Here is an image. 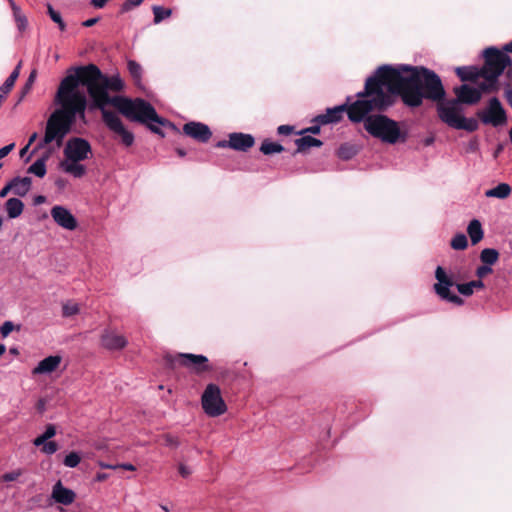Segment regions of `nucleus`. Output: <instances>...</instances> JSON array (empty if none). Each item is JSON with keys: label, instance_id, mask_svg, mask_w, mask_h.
<instances>
[{"label": "nucleus", "instance_id": "nucleus-1", "mask_svg": "<svg viewBox=\"0 0 512 512\" xmlns=\"http://www.w3.org/2000/svg\"><path fill=\"white\" fill-rule=\"evenodd\" d=\"M440 77L423 66L382 65L368 77L360 99L351 107L350 118L360 121L370 111L382 112L400 96L408 107H419L423 99L440 103L445 97Z\"/></svg>", "mask_w": 512, "mask_h": 512}, {"label": "nucleus", "instance_id": "nucleus-2", "mask_svg": "<svg viewBox=\"0 0 512 512\" xmlns=\"http://www.w3.org/2000/svg\"><path fill=\"white\" fill-rule=\"evenodd\" d=\"M90 64L80 66L73 70V73L67 74L58 87L55 95V103L60 107L55 109L48 117L44 135L36 144L35 149L40 150L46 147L50 149H59L70 133L76 118H84L87 106L86 95L79 90V86H85V77L89 74L87 71Z\"/></svg>", "mask_w": 512, "mask_h": 512}, {"label": "nucleus", "instance_id": "nucleus-3", "mask_svg": "<svg viewBox=\"0 0 512 512\" xmlns=\"http://www.w3.org/2000/svg\"><path fill=\"white\" fill-rule=\"evenodd\" d=\"M89 74L85 77L87 92L92 100V107L101 110L102 119L105 125L111 130L120 141L127 147L134 142V135L123 125L120 117L112 111L106 109V106H114L112 100L115 96H110L109 92H119L123 89L124 83L121 77L116 74L107 76L94 64H90L87 71Z\"/></svg>", "mask_w": 512, "mask_h": 512}, {"label": "nucleus", "instance_id": "nucleus-4", "mask_svg": "<svg viewBox=\"0 0 512 512\" xmlns=\"http://www.w3.org/2000/svg\"><path fill=\"white\" fill-rule=\"evenodd\" d=\"M485 64L482 68L484 81L477 87L469 84H462L454 88L457 101L462 104L477 103L484 92H492L498 89L497 80L507 66L511 64V59L505 53L500 52L495 47H488L483 51Z\"/></svg>", "mask_w": 512, "mask_h": 512}, {"label": "nucleus", "instance_id": "nucleus-5", "mask_svg": "<svg viewBox=\"0 0 512 512\" xmlns=\"http://www.w3.org/2000/svg\"><path fill=\"white\" fill-rule=\"evenodd\" d=\"M112 102H114V107L126 118L146 125L151 132L162 137L164 133L161 130V126L170 125L168 120L158 116L150 103L141 98L129 99L115 96Z\"/></svg>", "mask_w": 512, "mask_h": 512}, {"label": "nucleus", "instance_id": "nucleus-6", "mask_svg": "<svg viewBox=\"0 0 512 512\" xmlns=\"http://www.w3.org/2000/svg\"><path fill=\"white\" fill-rule=\"evenodd\" d=\"M368 114L369 112L361 121H364V127L369 134L388 144L406 141L407 134L401 131L396 121L385 115L368 116Z\"/></svg>", "mask_w": 512, "mask_h": 512}, {"label": "nucleus", "instance_id": "nucleus-7", "mask_svg": "<svg viewBox=\"0 0 512 512\" xmlns=\"http://www.w3.org/2000/svg\"><path fill=\"white\" fill-rule=\"evenodd\" d=\"M437 113L440 120L451 128L468 132H473L478 128L477 120L464 117L463 107L457 100H442L437 104Z\"/></svg>", "mask_w": 512, "mask_h": 512}, {"label": "nucleus", "instance_id": "nucleus-8", "mask_svg": "<svg viewBox=\"0 0 512 512\" xmlns=\"http://www.w3.org/2000/svg\"><path fill=\"white\" fill-rule=\"evenodd\" d=\"M201 405L204 412L210 417L220 416L227 410L219 386L213 383L206 386L201 397Z\"/></svg>", "mask_w": 512, "mask_h": 512}, {"label": "nucleus", "instance_id": "nucleus-9", "mask_svg": "<svg viewBox=\"0 0 512 512\" xmlns=\"http://www.w3.org/2000/svg\"><path fill=\"white\" fill-rule=\"evenodd\" d=\"M435 278L437 282L434 284V291L442 300L458 306L464 303L461 297L451 292L450 288L454 286V281L441 266L436 268Z\"/></svg>", "mask_w": 512, "mask_h": 512}, {"label": "nucleus", "instance_id": "nucleus-10", "mask_svg": "<svg viewBox=\"0 0 512 512\" xmlns=\"http://www.w3.org/2000/svg\"><path fill=\"white\" fill-rule=\"evenodd\" d=\"M478 115L484 124H490L494 127L500 126L506 122V112L501 102L496 97L491 98L487 107L479 112Z\"/></svg>", "mask_w": 512, "mask_h": 512}, {"label": "nucleus", "instance_id": "nucleus-11", "mask_svg": "<svg viewBox=\"0 0 512 512\" xmlns=\"http://www.w3.org/2000/svg\"><path fill=\"white\" fill-rule=\"evenodd\" d=\"M173 363L182 365L197 374L211 370L208 358L200 354L181 353L174 358Z\"/></svg>", "mask_w": 512, "mask_h": 512}, {"label": "nucleus", "instance_id": "nucleus-12", "mask_svg": "<svg viewBox=\"0 0 512 512\" xmlns=\"http://www.w3.org/2000/svg\"><path fill=\"white\" fill-rule=\"evenodd\" d=\"M63 153L65 158L81 162L89 157L91 146L87 140L74 137L67 141Z\"/></svg>", "mask_w": 512, "mask_h": 512}, {"label": "nucleus", "instance_id": "nucleus-13", "mask_svg": "<svg viewBox=\"0 0 512 512\" xmlns=\"http://www.w3.org/2000/svg\"><path fill=\"white\" fill-rule=\"evenodd\" d=\"M357 96H359V93L357 94ZM359 99H360V97H358V99L355 102L351 103L350 105L345 103V104H342V105H339V106H335V107H332V108H327L326 112L324 114H320V115L316 116L313 119V122H316V123H319V124H322V125L329 124V123H337V122H339L342 119V116H343L344 112H347L348 118L352 122H355L354 120H352L350 118V114L349 113H350L351 107Z\"/></svg>", "mask_w": 512, "mask_h": 512}, {"label": "nucleus", "instance_id": "nucleus-14", "mask_svg": "<svg viewBox=\"0 0 512 512\" xmlns=\"http://www.w3.org/2000/svg\"><path fill=\"white\" fill-rule=\"evenodd\" d=\"M51 217L54 220V222L63 229L72 231L77 228V219L64 206L56 205L52 207Z\"/></svg>", "mask_w": 512, "mask_h": 512}, {"label": "nucleus", "instance_id": "nucleus-15", "mask_svg": "<svg viewBox=\"0 0 512 512\" xmlns=\"http://www.w3.org/2000/svg\"><path fill=\"white\" fill-rule=\"evenodd\" d=\"M183 132L185 135L201 143L208 142L212 136V132L206 124L194 121L184 124Z\"/></svg>", "mask_w": 512, "mask_h": 512}, {"label": "nucleus", "instance_id": "nucleus-16", "mask_svg": "<svg viewBox=\"0 0 512 512\" xmlns=\"http://www.w3.org/2000/svg\"><path fill=\"white\" fill-rule=\"evenodd\" d=\"M51 498L58 504L68 506L74 502L76 494L73 490L63 486L61 481H58L52 488Z\"/></svg>", "mask_w": 512, "mask_h": 512}, {"label": "nucleus", "instance_id": "nucleus-17", "mask_svg": "<svg viewBox=\"0 0 512 512\" xmlns=\"http://www.w3.org/2000/svg\"><path fill=\"white\" fill-rule=\"evenodd\" d=\"M231 149L246 152L255 144V139L251 134L234 132L230 133Z\"/></svg>", "mask_w": 512, "mask_h": 512}, {"label": "nucleus", "instance_id": "nucleus-18", "mask_svg": "<svg viewBox=\"0 0 512 512\" xmlns=\"http://www.w3.org/2000/svg\"><path fill=\"white\" fill-rule=\"evenodd\" d=\"M102 345L109 350H120L127 344V340L123 335L112 331H106L101 337Z\"/></svg>", "mask_w": 512, "mask_h": 512}, {"label": "nucleus", "instance_id": "nucleus-19", "mask_svg": "<svg viewBox=\"0 0 512 512\" xmlns=\"http://www.w3.org/2000/svg\"><path fill=\"white\" fill-rule=\"evenodd\" d=\"M62 361L61 356L51 355L41 360L33 369V374L42 375L54 372Z\"/></svg>", "mask_w": 512, "mask_h": 512}, {"label": "nucleus", "instance_id": "nucleus-20", "mask_svg": "<svg viewBox=\"0 0 512 512\" xmlns=\"http://www.w3.org/2000/svg\"><path fill=\"white\" fill-rule=\"evenodd\" d=\"M60 168L75 178H80L86 173V168L84 165L80 164V161L71 160L64 158L60 162Z\"/></svg>", "mask_w": 512, "mask_h": 512}, {"label": "nucleus", "instance_id": "nucleus-21", "mask_svg": "<svg viewBox=\"0 0 512 512\" xmlns=\"http://www.w3.org/2000/svg\"><path fill=\"white\" fill-rule=\"evenodd\" d=\"M12 192L17 196H25L31 188V178L29 177H15L11 181Z\"/></svg>", "mask_w": 512, "mask_h": 512}, {"label": "nucleus", "instance_id": "nucleus-22", "mask_svg": "<svg viewBox=\"0 0 512 512\" xmlns=\"http://www.w3.org/2000/svg\"><path fill=\"white\" fill-rule=\"evenodd\" d=\"M24 210V203L18 198H9L5 202V211L9 218L19 217Z\"/></svg>", "mask_w": 512, "mask_h": 512}, {"label": "nucleus", "instance_id": "nucleus-23", "mask_svg": "<svg viewBox=\"0 0 512 512\" xmlns=\"http://www.w3.org/2000/svg\"><path fill=\"white\" fill-rule=\"evenodd\" d=\"M455 71L462 81L476 80L479 76L483 77L482 69L478 70L472 66L457 67Z\"/></svg>", "mask_w": 512, "mask_h": 512}, {"label": "nucleus", "instance_id": "nucleus-24", "mask_svg": "<svg viewBox=\"0 0 512 512\" xmlns=\"http://www.w3.org/2000/svg\"><path fill=\"white\" fill-rule=\"evenodd\" d=\"M511 194V187L507 183H500L494 188L485 191L488 198L506 199Z\"/></svg>", "mask_w": 512, "mask_h": 512}, {"label": "nucleus", "instance_id": "nucleus-25", "mask_svg": "<svg viewBox=\"0 0 512 512\" xmlns=\"http://www.w3.org/2000/svg\"><path fill=\"white\" fill-rule=\"evenodd\" d=\"M467 233L471 239L472 244H477L483 238V229L479 220H472L467 227Z\"/></svg>", "mask_w": 512, "mask_h": 512}, {"label": "nucleus", "instance_id": "nucleus-26", "mask_svg": "<svg viewBox=\"0 0 512 512\" xmlns=\"http://www.w3.org/2000/svg\"><path fill=\"white\" fill-rule=\"evenodd\" d=\"M295 144L297 146V152L300 153L311 147H320L322 142L312 136H302L295 140Z\"/></svg>", "mask_w": 512, "mask_h": 512}, {"label": "nucleus", "instance_id": "nucleus-27", "mask_svg": "<svg viewBox=\"0 0 512 512\" xmlns=\"http://www.w3.org/2000/svg\"><path fill=\"white\" fill-rule=\"evenodd\" d=\"M456 287L460 294L470 296L473 294L474 289H483L484 283L482 280H474L468 283L457 284Z\"/></svg>", "mask_w": 512, "mask_h": 512}, {"label": "nucleus", "instance_id": "nucleus-28", "mask_svg": "<svg viewBox=\"0 0 512 512\" xmlns=\"http://www.w3.org/2000/svg\"><path fill=\"white\" fill-rule=\"evenodd\" d=\"M8 1L13 10L14 19H15L18 29L20 31L25 30L28 25L26 16L21 12L20 8L15 4V2L13 0H8Z\"/></svg>", "mask_w": 512, "mask_h": 512}, {"label": "nucleus", "instance_id": "nucleus-29", "mask_svg": "<svg viewBox=\"0 0 512 512\" xmlns=\"http://www.w3.org/2000/svg\"><path fill=\"white\" fill-rule=\"evenodd\" d=\"M127 69L137 85H140L142 80L143 69L142 66L135 60H128Z\"/></svg>", "mask_w": 512, "mask_h": 512}, {"label": "nucleus", "instance_id": "nucleus-30", "mask_svg": "<svg viewBox=\"0 0 512 512\" xmlns=\"http://www.w3.org/2000/svg\"><path fill=\"white\" fill-rule=\"evenodd\" d=\"M260 151L265 155H271L275 153H281L284 151V147L276 142H272L268 139L264 140L260 146Z\"/></svg>", "mask_w": 512, "mask_h": 512}, {"label": "nucleus", "instance_id": "nucleus-31", "mask_svg": "<svg viewBox=\"0 0 512 512\" xmlns=\"http://www.w3.org/2000/svg\"><path fill=\"white\" fill-rule=\"evenodd\" d=\"M498 258H499V253L497 250H495L493 248L483 249L480 253V259L483 262V264H486L489 266L496 263Z\"/></svg>", "mask_w": 512, "mask_h": 512}, {"label": "nucleus", "instance_id": "nucleus-32", "mask_svg": "<svg viewBox=\"0 0 512 512\" xmlns=\"http://www.w3.org/2000/svg\"><path fill=\"white\" fill-rule=\"evenodd\" d=\"M55 435H56V428H55V426L52 425V424H49V425H47L44 433L39 435L38 437H36L33 440V444L35 446L39 447L40 445H42V443H44L45 441L51 439Z\"/></svg>", "mask_w": 512, "mask_h": 512}, {"label": "nucleus", "instance_id": "nucleus-33", "mask_svg": "<svg viewBox=\"0 0 512 512\" xmlns=\"http://www.w3.org/2000/svg\"><path fill=\"white\" fill-rule=\"evenodd\" d=\"M29 173H32L38 177H44L46 174L45 158L36 160L28 169Z\"/></svg>", "mask_w": 512, "mask_h": 512}, {"label": "nucleus", "instance_id": "nucleus-34", "mask_svg": "<svg viewBox=\"0 0 512 512\" xmlns=\"http://www.w3.org/2000/svg\"><path fill=\"white\" fill-rule=\"evenodd\" d=\"M153 14H154V23L159 24L164 19L168 18L172 14L171 9H165L161 6H154L153 8Z\"/></svg>", "mask_w": 512, "mask_h": 512}, {"label": "nucleus", "instance_id": "nucleus-35", "mask_svg": "<svg viewBox=\"0 0 512 512\" xmlns=\"http://www.w3.org/2000/svg\"><path fill=\"white\" fill-rule=\"evenodd\" d=\"M468 245L467 237L463 233L455 235L451 240V247L454 250H464Z\"/></svg>", "mask_w": 512, "mask_h": 512}, {"label": "nucleus", "instance_id": "nucleus-36", "mask_svg": "<svg viewBox=\"0 0 512 512\" xmlns=\"http://www.w3.org/2000/svg\"><path fill=\"white\" fill-rule=\"evenodd\" d=\"M79 312V305L73 301H68L62 306V314L64 317H71Z\"/></svg>", "mask_w": 512, "mask_h": 512}, {"label": "nucleus", "instance_id": "nucleus-37", "mask_svg": "<svg viewBox=\"0 0 512 512\" xmlns=\"http://www.w3.org/2000/svg\"><path fill=\"white\" fill-rule=\"evenodd\" d=\"M80 461H81V458L77 452H70L69 454H67L65 456V458L63 460V464L66 467L74 468V467L78 466Z\"/></svg>", "mask_w": 512, "mask_h": 512}, {"label": "nucleus", "instance_id": "nucleus-38", "mask_svg": "<svg viewBox=\"0 0 512 512\" xmlns=\"http://www.w3.org/2000/svg\"><path fill=\"white\" fill-rule=\"evenodd\" d=\"M47 9H48V14H49L50 18H51L55 23H57V24H58L59 29H60L61 31H64V30H65V28H66V25H65L64 21L62 20V17H61V15H60V13H59V12H57V11H55L51 5H48V6H47Z\"/></svg>", "mask_w": 512, "mask_h": 512}, {"label": "nucleus", "instance_id": "nucleus-39", "mask_svg": "<svg viewBox=\"0 0 512 512\" xmlns=\"http://www.w3.org/2000/svg\"><path fill=\"white\" fill-rule=\"evenodd\" d=\"M41 451L46 455H52L58 450V445L55 441H45L40 445Z\"/></svg>", "mask_w": 512, "mask_h": 512}, {"label": "nucleus", "instance_id": "nucleus-40", "mask_svg": "<svg viewBox=\"0 0 512 512\" xmlns=\"http://www.w3.org/2000/svg\"><path fill=\"white\" fill-rule=\"evenodd\" d=\"M36 75H37L36 70H33V71L30 73V75H29V77H28V79H27V81H26V83H25V85H24V87H23L22 95H21L20 100H22V99H23V97H24V96H25V95H26V94L31 90V88H32V86H33V84H34V82H35Z\"/></svg>", "mask_w": 512, "mask_h": 512}, {"label": "nucleus", "instance_id": "nucleus-41", "mask_svg": "<svg viewBox=\"0 0 512 512\" xmlns=\"http://www.w3.org/2000/svg\"><path fill=\"white\" fill-rule=\"evenodd\" d=\"M354 153L353 148L348 145H342L338 151L339 157L345 160L350 159Z\"/></svg>", "mask_w": 512, "mask_h": 512}, {"label": "nucleus", "instance_id": "nucleus-42", "mask_svg": "<svg viewBox=\"0 0 512 512\" xmlns=\"http://www.w3.org/2000/svg\"><path fill=\"white\" fill-rule=\"evenodd\" d=\"M491 272H492L491 266L483 264L477 268L476 275L479 278V280H481L482 278H484L486 275L490 274Z\"/></svg>", "mask_w": 512, "mask_h": 512}, {"label": "nucleus", "instance_id": "nucleus-43", "mask_svg": "<svg viewBox=\"0 0 512 512\" xmlns=\"http://www.w3.org/2000/svg\"><path fill=\"white\" fill-rule=\"evenodd\" d=\"M14 329V325L10 321H5L0 327V333L2 337H7Z\"/></svg>", "mask_w": 512, "mask_h": 512}, {"label": "nucleus", "instance_id": "nucleus-44", "mask_svg": "<svg viewBox=\"0 0 512 512\" xmlns=\"http://www.w3.org/2000/svg\"><path fill=\"white\" fill-rule=\"evenodd\" d=\"M13 86H14V84L5 80V82L0 87V101H2L6 97V95L11 91Z\"/></svg>", "mask_w": 512, "mask_h": 512}, {"label": "nucleus", "instance_id": "nucleus-45", "mask_svg": "<svg viewBox=\"0 0 512 512\" xmlns=\"http://www.w3.org/2000/svg\"><path fill=\"white\" fill-rule=\"evenodd\" d=\"M178 472L183 478H187L192 474V468L187 466L185 463L180 462L178 464Z\"/></svg>", "mask_w": 512, "mask_h": 512}, {"label": "nucleus", "instance_id": "nucleus-46", "mask_svg": "<svg viewBox=\"0 0 512 512\" xmlns=\"http://www.w3.org/2000/svg\"><path fill=\"white\" fill-rule=\"evenodd\" d=\"M22 474L21 470H15L3 475V480L6 482L15 481Z\"/></svg>", "mask_w": 512, "mask_h": 512}, {"label": "nucleus", "instance_id": "nucleus-47", "mask_svg": "<svg viewBox=\"0 0 512 512\" xmlns=\"http://www.w3.org/2000/svg\"><path fill=\"white\" fill-rule=\"evenodd\" d=\"M20 67H21V64L19 63L6 80L12 84H15V82L20 74Z\"/></svg>", "mask_w": 512, "mask_h": 512}, {"label": "nucleus", "instance_id": "nucleus-48", "mask_svg": "<svg viewBox=\"0 0 512 512\" xmlns=\"http://www.w3.org/2000/svg\"><path fill=\"white\" fill-rule=\"evenodd\" d=\"M292 131H293V127L289 126V125H280L277 128V132L280 135H289L292 133Z\"/></svg>", "mask_w": 512, "mask_h": 512}, {"label": "nucleus", "instance_id": "nucleus-49", "mask_svg": "<svg viewBox=\"0 0 512 512\" xmlns=\"http://www.w3.org/2000/svg\"><path fill=\"white\" fill-rule=\"evenodd\" d=\"M15 147L14 143L6 145L0 149V159L6 157Z\"/></svg>", "mask_w": 512, "mask_h": 512}, {"label": "nucleus", "instance_id": "nucleus-50", "mask_svg": "<svg viewBox=\"0 0 512 512\" xmlns=\"http://www.w3.org/2000/svg\"><path fill=\"white\" fill-rule=\"evenodd\" d=\"M144 0H126L124 3V9L129 10L132 7L139 6Z\"/></svg>", "mask_w": 512, "mask_h": 512}, {"label": "nucleus", "instance_id": "nucleus-51", "mask_svg": "<svg viewBox=\"0 0 512 512\" xmlns=\"http://www.w3.org/2000/svg\"><path fill=\"white\" fill-rule=\"evenodd\" d=\"M320 125L321 124L318 123L317 125H313L311 127H308L302 133L308 132V133H311V134H314V135L319 134L320 131H321Z\"/></svg>", "mask_w": 512, "mask_h": 512}, {"label": "nucleus", "instance_id": "nucleus-52", "mask_svg": "<svg viewBox=\"0 0 512 512\" xmlns=\"http://www.w3.org/2000/svg\"><path fill=\"white\" fill-rule=\"evenodd\" d=\"M12 191L11 183L9 182L0 190V197L4 198L8 195V193Z\"/></svg>", "mask_w": 512, "mask_h": 512}, {"label": "nucleus", "instance_id": "nucleus-53", "mask_svg": "<svg viewBox=\"0 0 512 512\" xmlns=\"http://www.w3.org/2000/svg\"><path fill=\"white\" fill-rule=\"evenodd\" d=\"M165 442L168 446H173V447H177L178 446V441L176 438L172 437V436H166L165 438Z\"/></svg>", "mask_w": 512, "mask_h": 512}, {"label": "nucleus", "instance_id": "nucleus-54", "mask_svg": "<svg viewBox=\"0 0 512 512\" xmlns=\"http://www.w3.org/2000/svg\"><path fill=\"white\" fill-rule=\"evenodd\" d=\"M108 0H91V4L95 8H103Z\"/></svg>", "mask_w": 512, "mask_h": 512}, {"label": "nucleus", "instance_id": "nucleus-55", "mask_svg": "<svg viewBox=\"0 0 512 512\" xmlns=\"http://www.w3.org/2000/svg\"><path fill=\"white\" fill-rule=\"evenodd\" d=\"M230 143V138L228 140H222V141H219L216 146L218 148H231V144Z\"/></svg>", "mask_w": 512, "mask_h": 512}, {"label": "nucleus", "instance_id": "nucleus-56", "mask_svg": "<svg viewBox=\"0 0 512 512\" xmlns=\"http://www.w3.org/2000/svg\"><path fill=\"white\" fill-rule=\"evenodd\" d=\"M118 468H122V469L129 470V471L136 470L135 466L130 463L118 464Z\"/></svg>", "mask_w": 512, "mask_h": 512}, {"label": "nucleus", "instance_id": "nucleus-57", "mask_svg": "<svg viewBox=\"0 0 512 512\" xmlns=\"http://www.w3.org/2000/svg\"><path fill=\"white\" fill-rule=\"evenodd\" d=\"M99 466L103 469H118V464L117 465H112V464H108V463H105V462H99L98 463Z\"/></svg>", "mask_w": 512, "mask_h": 512}, {"label": "nucleus", "instance_id": "nucleus-58", "mask_svg": "<svg viewBox=\"0 0 512 512\" xmlns=\"http://www.w3.org/2000/svg\"><path fill=\"white\" fill-rule=\"evenodd\" d=\"M98 21V18H90L86 21L83 22V26L85 27H91L93 26L94 24H96Z\"/></svg>", "mask_w": 512, "mask_h": 512}, {"label": "nucleus", "instance_id": "nucleus-59", "mask_svg": "<svg viewBox=\"0 0 512 512\" xmlns=\"http://www.w3.org/2000/svg\"><path fill=\"white\" fill-rule=\"evenodd\" d=\"M500 52H503L505 53L508 57L509 55L507 54V52H511L512 53V41L509 42L508 44H506L504 47H503V51L499 50Z\"/></svg>", "mask_w": 512, "mask_h": 512}, {"label": "nucleus", "instance_id": "nucleus-60", "mask_svg": "<svg viewBox=\"0 0 512 512\" xmlns=\"http://www.w3.org/2000/svg\"><path fill=\"white\" fill-rule=\"evenodd\" d=\"M38 138V133L37 132H34L30 137H29V140H28V146H30L33 142L36 141V139Z\"/></svg>", "mask_w": 512, "mask_h": 512}, {"label": "nucleus", "instance_id": "nucleus-61", "mask_svg": "<svg viewBox=\"0 0 512 512\" xmlns=\"http://www.w3.org/2000/svg\"><path fill=\"white\" fill-rule=\"evenodd\" d=\"M107 478H108V475L105 473H98L96 475V480L100 481V482L106 480Z\"/></svg>", "mask_w": 512, "mask_h": 512}, {"label": "nucleus", "instance_id": "nucleus-62", "mask_svg": "<svg viewBox=\"0 0 512 512\" xmlns=\"http://www.w3.org/2000/svg\"><path fill=\"white\" fill-rule=\"evenodd\" d=\"M56 186L59 188H63L66 185V182L64 179H57L55 182Z\"/></svg>", "mask_w": 512, "mask_h": 512}, {"label": "nucleus", "instance_id": "nucleus-63", "mask_svg": "<svg viewBox=\"0 0 512 512\" xmlns=\"http://www.w3.org/2000/svg\"><path fill=\"white\" fill-rule=\"evenodd\" d=\"M45 201V197L44 196H37L35 198V204H42L43 202Z\"/></svg>", "mask_w": 512, "mask_h": 512}, {"label": "nucleus", "instance_id": "nucleus-64", "mask_svg": "<svg viewBox=\"0 0 512 512\" xmlns=\"http://www.w3.org/2000/svg\"><path fill=\"white\" fill-rule=\"evenodd\" d=\"M6 347L4 344H0V357L5 353Z\"/></svg>", "mask_w": 512, "mask_h": 512}]
</instances>
